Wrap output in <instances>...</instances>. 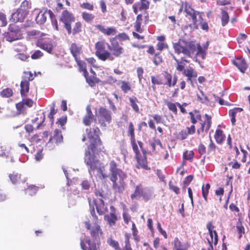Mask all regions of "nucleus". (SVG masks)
Masks as SVG:
<instances>
[{
  "label": "nucleus",
  "instance_id": "nucleus-1",
  "mask_svg": "<svg viewBox=\"0 0 250 250\" xmlns=\"http://www.w3.org/2000/svg\"><path fill=\"white\" fill-rule=\"evenodd\" d=\"M107 47L108 50L105 49L104 40L97 42L95 44V55L102 61H113L115 58H120L124 54V47L115 40H110V44L107 43Z\"/></svg>",
  "mask_w": 250,
  "mask_h": 250
},
{
  "label": "nucleus",
  "instance_id": "nucleus-2",
  "mask_svg": "<svg viewBox=\"0 0 250 250\" xmlns=\"http://www.w3.org/2000/svg\"><path fill=\"white\" fill-rule=\"evenodd\" d=\"M173 46L175 53H182L189 58H191L196 51V44L194 41L182 40L173 43Z\"/></svg>",
  "mask_w": 250,
  "mask_h": 250
},
{
  "label": "nucleus",
  "instance_id": "nucleus-3",
  "mask_svg": "<svg viewBox=\"0 0 250 250\" xmlns=\"http://www.w3.org/2000/svg\"><path fill=\"white\" fill-rule=\"evenodd\" d=\"M98 147L93 144H89L87 149L85 150L84 159V162L89 167V171L97 170L102 173V170L99 166V160L96 159V156L95 155V152Z\"/></svg>",
  "mask_w": 250,
  "mask_h": 250
},
{
  "label": "nucleus",
  "instance_id": "nucleus-4",
  "mask_svg": "<svg viewBox=\"0 0 250 250\" xmlns=\"http://www.w3.org/2000/svg\"><path fill=\"white\" fill-rule=\"evenodd\" d=\"M155 195L151 189L145 188L141 184H139L135 186V189L130 195V198L132 200L138 199L142 198L145 202H148L153 199Z\"/></svg>",
  "mask_w": 250,
  "mask_h": 250
},
{
  "label": "nucleus",
  "instance_id": "nucleus-5",
  "mask_svg": "<svg viewBox=\"0 0 250 250\" xmlns=\"http://www.w3.org/2000/svg\"><path fill=\"white\" fill-rule=\"evenodd\" d=\"M88 200L89 205L90 213L94 218V220L97 221L98 220V217L95 213V207L99 215H103L106 210L104 202L103 199H100L99 201H97L96 199L92 200L91 198H88Z\"/></svg>",
  "mask_w": 250,
  "mask_h": 250
},
{
  "label": "nucleus",
  "instance_id": "nucleus-6",
  "mask_svg": "<svg viewBox=\"0 0 250 250\" xmlns=\"http://www.w3.org/2000/svg\"><path fill=\"white\" fill-rule=\"evenodd\" d=\"M97 117L98 123L102 127H105L106 123L110 124L112 121L111 112L103 106L99 107Z\"/></svg>",
  "mask_w": 250,
  "mask_h": 250
},
{
  "label": "nucleus",
  "instance_id": "nucleus-7",
  "mask_svg": "<svg viewBox=\"0 0 250 250\" xmlns=\"http://www.w3.org/2000/svg\"><path fill=\"white\" fill-rule=\"evenodd\" d=\"M198 118L200 127L197 129V134L200 135L209 130L212 124V117L205 114L203 116H198Z\"/></svg>",
  "mask_w": 250,
  "mask_h": 250
},
{
  "label": "nucleus",
  "instance_id": "nucleus-8",
  "mask_svg": "<svg viewBox=\"0 0 250 250\" xmlns=\"http://www.w3.org/2000/svg\"><path fill=\"white\" fill-rule=\"evenodd\" d=\"M125 174L124 175L110 177V180L112 182V188L115 192L122 193L125 190L126 187L125 182Z\"/></svg>",
  "mask_w": 250,
  "mask_h": 250
},
{
  "label": "nucleus",
  "instance_id": "nucleus-9",
  "mask_svg": "<svg viewBox=\"0 0 250 250\" xmlns=\"http://www.w3.org/2000/svg\"><path fill=\"white\" fill-rule=\"evenodd\" d=\"M88 138L90 139V144H93L95 146H101L102 142L99 137L100 130L97 126L86 129Z\"/></svg>",
  "mask_w": 250,
  "mask_h": 250
},
{
  "label": "nucleus",
  "instance_id": "nucleus-10",
  "mask_svg": "<svg viewBox=\"0 0 250 250\" xmlns=\"http://www.w3.org/2000/svg\"><path fill=\"white\" fill-rule=\"evenodd\" d=\"M84 223L86 229L89 230V233L93 240L95 241L99 240L100 236L103 235V231L100 226L97 223H95L92 226L89 221H85Z\"/></svg>",
  "mask_w": 250,
  "mask_h": 250
},
{
  "label": "nucleus",
  "instance_id": "nucleus-11",
  "mask_svg": "<svg viewBox=\"0 0 250 250\" xmlns=\"http://www.w3.org/2000/svg\"><path fill=\"white\" fill-rule=\"evenodd\" d=\"M135 158L137 161L136 164V168L146 170L150 169L147 165L146 150H143V152H142L141 154L135 156Z\"/></svg>",
  "mask_w": 250,
  "mask_h": 250
},
{
  "label": "nucleus",
  "instance_id": "nucleus-12",
  "mask_svg": "<svg viewBox=\"0 0 250 250\" xmlns=\"http://www.w3.org/2000/svg\"><path fill=\"white\" fill-rule=\"evenodd\" d=\"M184 6V11L186 13V16H189L192 21L193 24L196 25L197 22V15L200 14V12L194 10L191 4L188 2L185 1L183 3Z\"/></svg>",
  "mask_w": 250,
  "mask_h": 250
},
{
  "label": "nucleus",
  "instance_id": "nucleus-13",
  "mask_svg": "<svg viewBox=\"0 0 250 250\" xmlns=\"http://www.w3.org/2000/svg\"><path fill=\"white\" fill-rule=\"evenodd\" d=\"M75 20V18L73 14L67 10H64L62 11L60 19V21L63 23L65 29L71 24V23L73 22Z\"/></svg>",
  "mask_w": 250,
  "mask_h": 250
},
{
  "label": "nucleus",
  "instance_id": "nucleus-14",
  "mask_svg": "<svg viewBox=\"0 0 250 250\" xmlns=\"http://www.w3.org/2000/svg\"><path fill=\"white\" fill-rule=\"evenodd\" d=\"M80 245L83 250H97L96 243L92 242L89 237L85 235L81 239Z\"/></svg>",
  "mask_w": 250,
  "mask_h": 250
},
{
  "label": "nucleus",
  "instance_id": "nucleus-15",
  "mask_svg": "<svg viewBox=\"0 0 250 250\" xmlns=\"http://www.w3.org/2000/svg\"><path fill=\"white\" fill-rule=\"evenodd\" d=\"M28 12H25V10H22L21 9L18 8L15 13L12 14L10 20L15 23L23 22Z\"/></svg>",
  "mask_w": 250,
  "mask_h": 250
},
{
  "label": "nucleus",
  "instance_id": "nucleus-16",
  "mask_svg": "<svg viewBox=\"0 0 250 250\" xmlns=\"http://www.w3.org/2000/svg\"><path fill=\"white\" fill-rule=\"evenodd\" d=\"M63 139L62 131L59 129H55L53 131V135L50 136L47 144H60L62 143Z\"/></svg>",
  "mask_w": 250,
  "mask_h": 250
},
{
  "label": "nucleus",
  "instance_id": "nucleus-17",
  "mask_svg": "<svg viewBox=\"0 0 250 250\" xmlns=\"http://www.w3.org/2000/svg\"><path fill=\"white\" fill-rule=\"evenodd\" d=\"M83 24L81 21H77L76 22L72 28L71 24H70L67 28L66 30L68 35H72V36H75L81 33L83 31Z\"/></svg>",
  "mask_w": 250,
  "mask_h": 250
},
{
  "label": "nucleus",
  "instance_id": "nucleus-18",
  "mask_svg": "<svg viewBox=\"0 0 250 250\" xmlns=\"http://www.w3.org/2000/svg\"><path fill=\"white\" fill-rule=\"evenodd\" d=\"M111 212L109 214L104 215V219L110 226H114L118 220V217L116 213V208L113 206L110 207Z\"/></svg>",
  "mask_w": 250,
  "mask_h": 250
},
{
  "label": "nucleus",
  "instance_id": "nucleus-19",
  "mask_svg": "<svg viewBox=\"0 0 250 250\" xmlns=\"http://www.w3.org/2000/svg\"><path fill=\"white\" fill-rule=\"evenodd\" d=\"M37 45L41 49L46 51L49 53H52L55 47V45L51 41H43L40 40L38 41Z\"/></svg>",
  "mask_w": 250,
  "mask_h": 250
},
{
  "label": "nucleus",
  "instance_id": "nucleus-20",
  "mask_svg": "<svg viewBox=\"0 0 250 250\" xmlns=\"http://www.w3.org/2000/svg\"><path fill=\"white\" fill-rule=\"evenodd\" d=\"M110 177L124 175L125 173L120 168L117 167L118 164L114 160H111L109 163Z\"/></svg>",
  "mask_w": 250,
  "mask_h": 250
},
{
  "label": "nucleus",
  "instance_id": "nucleus-21",
  "mask_svg": "<svg viewBox=\"0 0 250 250\" xmlns=\"http://www.w3.org/2000/svg\"><path fill=\"white\" fill-rule=\"evenodd\" d=\"M94 118L90 105H88L86 107V113L83 119V123L86 126H90L91 122Z\"/></svg>",
  "mask_w": 250,
  "mask_h": 250
},
{
  "label": "nucleus",
  "instance_id": "nucleus-22",
  "mask_svg": "<svg viewBox=\"0 0 250 250\" xmlns=\"http://www.w3.org/2000/svg\"><path fill=\"white\" fill-rule=\"evenodd\" d=\"M96 29L106 36H113L117 33V30L114 27H107L105 28L104 26L101 24L94 25Z\"/></svg>",
  "mask_w": 250,
  "mask_h": 250
},
{
  "label": "nucleus",
  "instance_id": "nucleus-23",
  "mask_svg": "<svg viewBox=\"0 0 250 250\" xmlns=\"http://www.w3.org/2000/svg\"><path fill=\"white\" fill-rule=\"evenodd\" d=\"M71 54L75 59L79 58V56L82 53V45L75 42L72 43L69 48Z\"/></svg>",
  "mask_w": 250,
  "mask_h": 250
},
{
  "label": "nucleus",
  "instance_id": "nucleus-24",
  "mask_svg": "<svg viewBox=\"0 0 250 250\" xmlns=\"http://www.w3.org/2000/svg\"><path fill=\"white\" fill-rule=\"evenodd\" d=\"M233 63L242 73H245L248 68V64L245 60L242 58H236L233 61Z\"/></svg>",
  "mask_w": 250,
  "mask_h": 250
},
{
  "label": "nucleus",
  "instance_id": "nucleus-25",
  "mask_svg": "<svg viewBox=\"0 0 250 250\" xmlns=\"http://www.w3.org/2000/svg\"><path fill=\"white\" fill-rule=\"evenodd\" d=\"M173 245L175 250H187L189 247L188 242H182L178 237L174 238Z\"/></svg>",
  "mask_w": 250,
  "mask_h": 250
},
{
  "label": "nucleus",
  "instance_id": "nucleus-26",
  "mask_svg": "<svg viewBox=\"0 0 250 250\" xmlns=\"http://www.w3.org/2000/svg\"><path fill=\"white\" fill-rule=\"evenodd\" d=\"M225 135L223 134V132L220 129L216 130L214 138L216 143L218 144H222L225 139Z\"/></svg>",
  "mask_w": 250,
  "mask_h": 250
},
{
  "label": "nucleus",
  "instance_id": "nucleus-27",
  "mask_svg": "<svg viewBox=\"0 0 250 250\" xmlns=\"http://www.w3.org/2000/svg\"><path fill=\"white\" fill-rule=\"evenodd\" d=\"M183 74L187 77L193 78H196L198 75L197 71L190 66H188L187 69H185L183 72Z\"/></svg>",
  "mask_w": 250,
  "mask_h": 250
},
{
  "label": "nucleus",
  "instance_id": "nucleus-28",
  "mask_svg": "<svg viewBox=\"0 0 250 250\" xmlns=\"http://www.w3.org/2000/svg\"><path fill=\"white\" fill-rule=\"evenodd\" d=\"M83 75L86 79V82L91 86H94L96 83H99L100 82V80L96 77V76L91 75L89 76L88 72L86 75Z\"/></svg>",
  "mask_w": 250,
  "mask_h": 250
},
{
  "label": "nucleus",
  "instance_id": "nucleus-29",
  "mask_svg": "<svg viewBox=\"0 0 250 250\" xmlns=\"http://www.w3.org/2000/svg\"><path fill=\"white\" fill-rule=\"evenodd\" d=\"M21 94L22 96H24L25 94L29 92V82L28 81H22L21 83Z\"/></svg>",
  "mask_w": 250,
  "mask_h": 250
},
{
  "label": "nucleus",
  "instance_id": "nucleus-30",
  "mask_svg": "<svg viewBox=\"0 0 250 250\" xmlns=\"http://www.w3.org/2000/svg\"><path fill=\"white\" fill-rule=\"evenodd\" d=\"M129 101L130 102V105L131 106L133 110L137 113L140 112V109L137 103H139V101L136 97L133 96L129 98Z\"/></svg>",
  "mask_w": 250,
  "mask_h": 250
},
{
  "label": "nucleus",
  "instance_id": "nucleus-31",
  "mask_svg": "<svg viewBox=\"0 0 250 250\" xmlns=\"http://www.w3.org/2000/svg\"><path fill=\"white\" fill-rule=\"evenodd\" d=\"M242 110H243V109L241 108H239V107H235V108L229 110V115L230 117L231 122L233 125H235V124L236 114L238 112H241Z\"/></svg>",
  "mask_w": 250,
  "mask_h": 250
},
{
  "label": "nucleus",
  "instance_id": "nucleus-32",
  "mask_svg": "<svg viewBox=\"0 0 250 250\" xmlns=\"http://www.w3.org/2000/svg\"><path fill=\"white\" fill-rule=\"evenodd\" d=\"M4 39L6 41L12 42L19 39L17 33L8 32L4 34Z\"/></svg>",
  "mask_w": 250,
  "mask_h": 250
},
{
  "label": "nucleus",
  "instance_id": "nucleus-33",
  "mask_svg": "<svg viewBox=\"0 0 250 250\" xmlns=\"http://www.w3.org/2000/svg\"><path fill=\"white\" fill-rule=\"evenodd\" d=\"M39 187L33 185L27 187L25 189V194L29 196H34L36 194L39 190Z\"/></svg>",
  "mask_w": 250,
  "mask_h": 250
},
{
  "label": "nucleus",
  "instance_id": "nucleus-34",
  "mask_svg": "<svg viewBox=\"0 0 250 250\" xmlns=\"http://www.w3.org/2000/svg\"><path fill=\"white\" fill-rule=\"evenodd\" d=\"M215 227L212 225L211 221L209 222L207 225V228L209 232H213L214 234V245L216 246L218 242V236L215 230H214Z\"/></svg>",
  "mask_w": 250,
  "mask_h": 250
},
{
  "label": "nucleus",
  "instance_id": "nucleus-35",
  "mask_svg": "<svg viewBox=\"0 0 250 250\" xmlns=\"http://www.w3.org/2000/svg\"><path fill=\"white\" fill-rule=\"evenodd\" d=\"M206 53L207 50L200 43L196 44V51L195 53L196 56L201 57L204 59L206 57Z\"/></svg>",
  "mask_w": 250,
  "mask_h": 250
},
{
  "label": "nucleus",
  "instance_id": "nucleus-36",
  "mask_svg": "<svg viewBox=\"0 0 250 250\" xmlns=\"http://www.w3.org/2000/svg\"><path fill=\"white\" fill-rule=\"evenodd\" d=\"M82 18L85 22L87 23H91L93 21L95 18V16L92 13H89L85 11L82 13Z\"/></svg>",
  "mask_w": 250,
  "mask_h": 250
},
{
  "label": "nucleus",
  "instance_id": "nucleus-37",
  "mask_svg": "<svg viewBox=\"0 0 250 250\" xmlns=\"http://www.w3.org/2000/svg\"><path fill=\"white\" fill-rule=\"evenodd\" d=\"M236 228L239 235L238 238L240 239L242 238L243 235L245 234V228L243 226L242 221L240 219H238L236 225Z\"/></svg>",
  "mask_w": 250,
  "mask_h": 250
},
{
  "label": "nucleus",
  "instance_id": "nucleus-38",
  "mask_svg": "<svg viewBox=\"0 0 250 250\" xmlns=\"http://www.w3.org/2000/svg\"><path fill=\"white\" fill-rule=\"evenodd\" d=\"M143 15L142 14H138L136 17V20L135 23L134 27L135 28V30L139 33L142 32V29L141 28V24Z\"/></svg>",
  "mask_w": 250,
  "mask_h": 250
},
{
  "label": "nucleus",
  "instance_id": "nucleus-39",
  "mask_svg": "<svg viewBox=\"0 0 250 250\" xmlns=\"http://www.w3.org/2000/svg\"><path fill=\"white\" fill-rule=\"evenodd\" d=\"M221 23L223 26H225L229 21V17L228 12L224 9H221Z\"/></svg>",
  "mask_w": 250,
  "mask_h": 250
},
{
  "label": "nucleus",
  "instance_id": "nucleus-40",
  "mask_svg": "<svg viewBox=\"0 0 250 250\" xmlns=\"http://www.w3.org/2000/svg\"><path fill=\"white\" fill-rule=\"evenodd\" d=\"M136 4H138L137 5L139 6L140 8V11H142L143 10H146L149 8V2L147 0H140V2H135Z\"/></svg>",
  "mask_w": 250,
  "mask_h": 250
},
{
  "label": "nucleus",
  "instance_id": "nucleus-41",
  "mask_svg": "<svg viewBox=\"0 0 250 250\" xmlns=\"http://www.w3.org/2000/svg\"><path fill=\"white\" fill-rule=\"evenodd\" d=\"M210 188V185L209 183H207L206 185H203L202 187V193L203 197L206 202H208V196L209 192V189Z\"/></svg>",
  "mask_w": 250,
  "mask_h": 250
},
{
  "label": "nucleus",
  "instance_id": "nucleus-42",
  "mask_svg": "<svg viewBox=\"0 0 250 250\" xmlns=\"http://www.w3.org/2000/svg\"><path fill=\"white\" fill-rule=\"evenodd\" d=\"M151 81H153L154 83L157 85H164V81L162 75V73L160 75H156L151 76Z\"/></svg>",
  "mask_w": 250,
  "mask_h": 250
},
{
  "label": "nucleus",
  "instance_id": "nucleus-43",
  "mask_svg": "<svg viewBox=\"0 0 250 250\" xmlns=\"http://www.w3.org/2000/svg\"><path fill=\"white\" fill-rule=\"evenodd\" d=\"M127 135L130 137V140L135 139V128L132 122H129L127 128Z\"/></svg>",
  "mask_w": 250,
  "mask_h": 250
},
{
  "label": "nucleus",
  "instance_id": "nucleus-44",
  "mask_svg": "<svg viewBox=\"0 0 250 250\" xmlns=\"http://www.w3.org/2000/svg\"><path fill=\"white\" fill-rule=\"evenodd\" d=\"M162 75L163 78V81H164V85L168 86V84H170L171 74L167 71H164L162 72Z\"/></svg>",
  "mask_w": 250,
  "mask_h": 250
},
{
  "label": "nucleus",
  "instance_id": "nucleus-45",
  "mask_svg": "<svg viewBox=\"0 0 250 250\" xmlns=\"http://www.w3.org/2000/svg\"><path fill=\"white\" fill-rule=\"evenodd\" d=\"M194 156V152L193 150H186L183 153V159L184 160H188L190 162H192Z\"/></svg>",
  "mask_w": 250,
  "mask_h": 250
},
{
  "label": "nucleus",
  "instance_id": "nucleus-46",
  "mask_svg": "<svg viewBox=\"0 0 250 250\" xmlns=\"http://www.w3.org/2000/svg\"><path fill=\"white\" fill-rule=\"evenodd\" d=\"M79 67L80 70L83 71V75H86L87 74V71L86 68V63L84 62L81 61L78 58L77 59H75Z\"/></svg>",
  "mask_w": 250,
  "mask_h": 250
},
{
  "label": "nucleus",
  "instance_id": "nucleus-47",
  "mask_svg": "<svg viewBox=\"0 0 250 250\" xmlns=\"http://www.w3.org/2000/svg\"><path fill=\"white\" fill-rule=\"evenodd\" d=\"M177 102L174 103H172L171 102H167L166 103V105L167 106L168 109L170 111H172L173 112V113L175 115H177V113H178V110H177Z\"/></svg>",
  "mask_w": 250,
  "mask_h": 250
},
{
  "label": "nucleus",
  "instance_id": "nucleus-48",
  "mask_svg": "<svg viewBox=\"0 0 250 250\" xmlns=\"http://www.w3.org/2000/svg\"><path fill=\"white\" fill-rule=\"evenodd\" d=\"M108 244L114 249L115 250H123L117 241L113 240L112 238H108L107 240Z\"/></svg>",
  "mask_w": 250,
  "mask_h": 250
},
{
  "label": "nucleus",
  "instance_id": "nucleus-49",
  "mask_svg": "<svg viewBox=\"0 0 250 250\" xmlns=\"http://www.w3.org/2000/svg\"><path fill=\"white\" fill-rule=\"evenodd\" d=\"M46 21V16L44 13L40 12L37 15L36 18V21L37 23L42 24L44 23Z\"/></svg>",
  "mask_w": 250,
  "mask_h": 250
},
{
  "label": "nucleus",
  "instance_id": "nucleus-50",
  "mask_svg": "<svg viewBox=\"0 0 250 250\" xmlns=\"http://www.w3.org/2000/svg\"><path fill=\"white\" fill-rule=\"evenodd\" d=\"M149 145L151 146V149L153 152H157L156 146H159L160 148H163L162 144L159 139H154L153 142L149 143Z\"/></svg>",
  "mask_w": 250,
  "mask_h": 250
},
{
  "label": "nucleus",
  "instance_id": "nucleus-51",
  "mask_svg": "<svg viewBox=\"0 0 250 250\" xmlns=\"http://www.w3.org/2000/svg\"><path fill=\"white\" fill-rule=\"evenodd\" d=\"M209 139H209L210 142H209L208 146V152L207 153L208 154L210 153L214 154L215 153L216 146L215 144L214 143V142H213L210 135H209Z\"/></svg>",
  "mask_w": 250,
  "mask_h": 250
},
{
  "label": "nucleus",
  "instance_id": "nucleus-52",
  "mask_svg": "<svg viewBox=\"0 0 250 250\" xmlns=\"http://www.w3.org/2000/svg\"><path fill=\"white\" fill-rule=\"evenodd\" d=\"M121 88L125 93H126L131 90L130 83L128 82L121 81Z\"/></svg>",
  "mask_w": 250,
  "mask_h": 250
},
{
  "label": "nucleus",
  "instance_id": "nucleus-53",
  "mask_svg": "<svg viewBox=\"0 0 250 250\" xmlns=\"http://www.w3.org/2000/svg\"><path fill=\"white\" fill-rule=\"evenodd\" d=\"M131 229L134 240L136 242H139L140 241V238L139 235L138 234V231L134 222H132Z\"/></svg>",
  "mask_w": 250,
  "mask_h": 250
},
{
  "label": "nucleus",
  "instance_id": "nucleus-54",
  "mask_svg": "<svg viewBox=\"0 0 250 250\" xmlns=\"http://www.w3.org/2000/svg\"><path fill=\"white\" fill-rule=\"evenodd\" d=\"M49 13L50 18L51 20V22H52V25L53 26V27H54V28L56 30L58 31L59 30V26H58V21H57V20L56 18L55 15L53 13V12L51 10L49 11Z\"/></svg>",
  "mask_w": 250,
  "mask_h": 250
},
{
  "label": "nucleus",
  "instance_id": "nucleus-55",
  "mask_svg": "<svg viewBox=\"0 0 250 250\" xmlns=\"http://www.w3.org/2000/svg\"><path fill=\"white\" fill-rule=\"evenodd\" d=\"M130 143H131V145L132 146V149H133L134 152L135 153V156L139 155L140 154L142 153L140 152V151L139 149V147H138L137 144L136 142L135 139L130 140Z\"/></svg>",
  "mask_w": 250,
  "mask_h": 250
},
{
  "label": "nucleus",
  "instance_id": "nucleus-56",
  "mask_svg": "<svg viewBox=\"0 0 250 250\" xmlns=\"http://www.w3.org/2000/svg\"><path fill=\"white\" fill-rule=\"evenodd\" d=\"M9 177L13 184H17L20 179L21 175L18 173L13 172L9 175Z\"/></svg>",
  "mask_w": 250,
  "mask_h": 250
},
{
  "label": "nucleus",
  "instance_id": "nucleus-57",
  "mask_svg": "<svg viewBox=\"0 0 250 250\" xmlns=\"http://www.w3.org/2000/svg\"><path fill=\"white\" fill-rule=\"evenodd\" d=\"M163 62V57L161 55V54L159 53L155 54L154 57L153 59V62L155 64V65L157 66L159 64L162 63Z\"/></svg>",
  "mask_w": 250,
  "mask_h": 250
},
{
  "label": "nucleus",
  "instance_id": "nucleus-58",
  "mask_svg": "<svg viewBox=\"0 0 250 250\" xmlns=\"http://www.w3.org/2000/svg\"><path fill=\"white\" fill-rule=\"evenodd\" d=\"M173 59L177 63L176 69L178 71H183L185 70V64L183 63L182 61H179L175 56H173Z\"/></svg>",
  "mask_w": 250,
  "mask_h": 250
},
{
  "label": "nucleus",
  "instance_id": "nucleus-59",
  "mask_svg": "<svg viewBox=\"0 0 250 250\" xmlns=\"http://www.w3.org/2000/svg\"><path fill=\"white\" fill-rule=\"evenodd\" d=\"M31 2L28 0H24L21 2L19 9H21L22 10H25V12H27L28 9L31 8Z\"/></svg>",
  "mask_w": 250,
  "mask_h": 250
},
{
  "label": "nucleus",
  "instance_id": "nucleus-60",
  "mask_svg": "<svg viewBox=\"0 0 250 250\" xmlns=\"http://www.w3.org/2000/svg\"><path fill=\"white\" fill-rule=\"evenodd\" d=\"M0 95L2 97L9 98L13 95V91L11 88H7L1 92Z\"/></svg>",
  "mask_w": 250,
  "mask_h": 250
},
{
  "label": "nucleus",
  "instance_id": "nucleus-61",
  "mask_svg": "<svg viewBox=\"0 0 250 250\" xmlns=\"http://www.w3.org/2000/svg\"><path fill=\"white\" fill-rule=\"evenodd\" d=\"M80 7L83 9L89 11H93L94 9L93 4L88 2H83L82 4H81Z\"/></svg>",
  "mask_w": 250,
  "mask_h": 250
},
{
  "label": "nucleus",
  "instance_id": "nucleus-62",
  "mask_svg": "<svg viewBox=\"0 0 250 250\" xmlns=\"http://www.w3.org/2000/svg\"><path fill=\"white\" fill-rule=\"evenodd\" d=\"M229 166H230L232 169H239L241 168V165L237 160H233L232 161L228 164Z\"/></svg>",
  "mask_w": 250,
  "mask_h": 250
},
{
  "label": "nucleus",
  "instance_id": "nucleus-63",
  "mask_svg": "<svg viewBox=\"0 0 250 250\" xmlns=\"http://www.w3.org/2000/svg\"><path fill=\"white\" fill-rule=\"evenodd\" d=\"M0 21H1V27H5L7 24L6 16L2 12H0Z\"/></svg>",
  "mask_w": 250,
  "mask_h": 250
},
{
  "label": "nucleus",
  "instance_id": "nucleus-64",
  "mask_svg": "<svg viewBox=\"0 0 250 250\" xmlns=\"http://www.w3.org/2000/svg\"><path fill=\"white\" fill-rule=\"evenodd\" d=\"M189 114L190 117V121L192 125H194L198 121V116H201V115L197 114L195 115L192 112H190Z\"/></svg>",
  "mask_w": 250,
  "mask_h": 250
}]
</instances>
